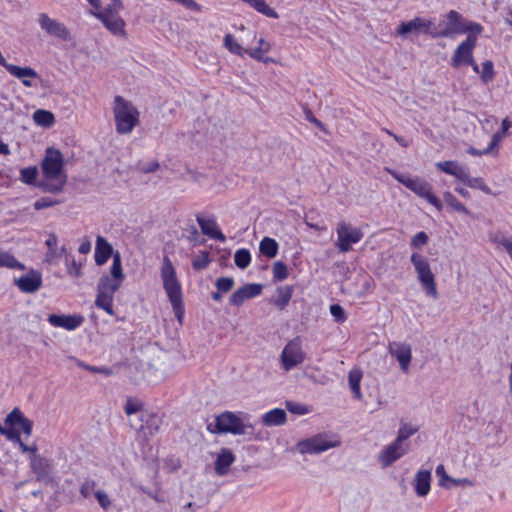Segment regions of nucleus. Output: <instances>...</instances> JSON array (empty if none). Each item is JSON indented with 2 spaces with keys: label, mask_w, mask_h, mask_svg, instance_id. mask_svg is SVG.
<instances>
[{
  "label": "nucleus",
  "mask_w": 512,
  "mask_h": 512,
  "mask_svg": "<svg viewBox=\"0 0 512 512\" xmlns=\"http://www.w3.org/2000/svg\"><path fill=\"white\" fill-rule=\"evenodd\" d=\"M42 174L46 179L41 184L43 191L61 193L67 183V174L64 171V159L60 150L49 147L41 163Z\"/></svg>",
  "instance_id": "obj_1"
},
{
  "label": "nucleus",
  "mask_w": 512,
  "mask_h": 512,
  "mask_svg": "<svg viewBox=\"0 0 512 512\" xmlns=\"http://www.w3.org/2000/svg\"><path fill=\"white\" fill-rule=\"evenodd\" d=\"M114 117L116 130L119 134L132 132L139 123V112L136 107L121 96L114 98Z\"/></svg>",
  "instance_id": "obj_2"
},
{
  "label": "nucleus",
  "mask_w": 512,
  "mask_h": 512,
  "mask_svg": "<svg viewBox=\"0 0 512 512\" xmlns=\"http://www.w3.org/2000/svg\"><path fill=\"white\" fill-rule=\"evenodd\" d=\"M122 9L123 4L121 0H111L103 10L100 7L95 9L92 14L114 35H124L125 22L119 15Z\"/></svg>",
  "instance_id": "obj_3"
},
{
  "label": "nucleus",
  "mask_w": 512,
  "mask_h": 512,
  "mask_svg": "<svg viewBox=\"0 0 512 512\" xmlns=\"http://www.w3.org/2000/svg\"><path fill=\"white\" fill-rule=\"evenodd\" d=\"M391 175L406 188L413 191L416 195L424 198L427 202L433 205L438 211L443 209L442 202L432 193V186L420 177H409L399 174L395 171H390Z\"/></svg>",
  "instance_id": "obj_4"
},
{
  "label": "nucleus",
  "mask_w": 512,
  "mask_h": 512,
  "mask_svg": "<svg viewBox=\"0 0 512 512\" xmlns=\"http://www.w3.org/2000/svg\"><path fill=\"white\" fill-rule=\"evenodd\" d=\"M410 260L417 274V279L419 280L426 295L433 299H437L438 292L435 276L431 270L428 259L422 254L414 252L410 257Z\"/></svg>",
  "instance_id": "obj_5"
},
{
  "label": "nucleus",
  "mask_w": 512,
  "mask_h": 512,
  "mask_svg": "<svg viewBox=\"0 0 512 512\" xmlns=\"http://www.w3.org/2000/svg\"><path fill=\"white\" fill-rule=\"evenodd\" d=\"M251 425L245 424L239 417L232 412H224L215 418V423L208 424V430L211 433H232L234 435H244Z\"/></svg>",
  "instance_id": "obj_6"
},
{
  "label": "nucleus",
  "mask_w": 512,
  "mask_h": 512,
  "mask_svg": "<svg viewBox=\"0 0 512 512\" xmlns=\"http://www.w3.org/2000/svg\"><path fill=\"white\" fill-rule=\"evenodd\" d=\"M458 34H463L462 15L455 10L443 15L437 24L432 22V38L453 37Z\"/></svg>",
  "instance_id": "obj_7"
},
{
  "label": "nucleus",
  "mask_w": 512,
  "mask_h": 512,
  "mask_svg": "<svg viewBox=\"0 0 512 512\" xmlns=\"http://www.w3.org/2000/svg\"><path fill=\"white\" fill-rule=\"evenodd\" d=\"M337 241L335 246L342 253H347L352 249V245L358 243L363 238V232L360 228L354 227L345 221L337 224Z\"/></svg>",
  "instance_id": "obj_8"
},
{
  "label": "nucleus",
  "mask_w": 512,
  "mask_h": 512,
  "mask_svg": "<svg viewBox=\"0 0 512 512\" xmlns=\"http://www.w3.org/2000/svg\"><path fill=\"white\" fill-rule=\"evenodd\" d=\"M161 278L163 281V287L170 302L182 299L181 286L177 279L176 271L167 256L163 259Z\"/></svg>",
  "instance_id": "obj_9"
},
{
  "label": "nucleus",
  "mask_w": 512,
  "mask_h": 512,
  "mask_svg": "<svg viewBox=\"0 0 512 512\" xmlns=\"http://www.w3.org/2000/svg\"><path fill=\"white\" fill-rule=\"evenodd\" d=\"M305 358L306 354L302 350V343L299 337L290 340L280 355L281 365L285 371H290L302 364Z\"/></svg>",
  "instance_id": "obj_10"
},
{
  "label": "nucleus",
  "mask_w": 512,
  "mask_h": 512,
  "mask_svg": "<svg viewBox=\"0 0 512 512\" xmlns=\"http://www.w3.org/2000/svg\"><path fill=\"white\" fill-rule=\"evenodd\" d=\"M339 445V441L328 440L326 435L318 434L311 438L299 441L297 443V450L301 454H319Z\"/></svg>",
  "instance_id": "obj_11"
},
{
  "label": "nucleus",
  "mask_w": 512,
  "mask_h": 512,
  "mask_svg": "<svg viewBox=\"0 0 512 512\" xmlns=\"http://www.w3.org/2000/svg\"><path fill=\"white\" fill-rule=\"evenodd\" d=\"M29 466L35 474L36 480L48 482L54 473V461L44 455H33L29 457Z\"/></svg>",
  "instance_id": "obj_12"
},
{
  "label": "nucleus",
  "mask_w": 512,
  "mask_h": 512,
  "mask_svg": "<svg viewBox=\"0 0 512 512\" xmlns=\"http://www.w3.org/2000/svg\"><path fill=\"white\" fill-rule=\"evenodd\" d=\"M38 23L42 30H44L49 36L67 41L70 40L71 35L66 26L50 18L46 13H40L38 16Z\"/></svg>",
  "instance_id": "obj_13"
},
{
  "label": "nucleus",
  "mask_w": 512,
  "mask_h": 512,
  "mask_svg": "<svg viewBox=\"0 0 512 512\" xmlns=\"http://www.w3.org/2000/svg\"><path fill=\"white\" fill-rule=\"evenodd\" d=\"M409 450L408 444L399 443L396 439L386 446L379 454L378 461L383 468L391 466L395 461L404 456Z\"/></svg>",
  "instance_id": "obj_14"
},
{
  "label": "nucleus",
  "mask_w": 512,
  "mask_h": 512,
  "mask_svg": "<svg viewBox=\"0 0 512 512\" xmlns=\"http://www.w3.org/2000/svg\"><path fill=\"white\" fill-rule=\"evenodd\" d=\"M476 45V38L468 36L455 50L451 60L453 67H459L465 64H474L473 49Z\"/></svg>",
  "instance_id": "obj_15"
},
{
  "label": "nucleus",
  "mask_w": 512,
  "mask_h": 512,
  "mask_svg": "<svg viewBox=\"0 0 512 512\" xmlns=\"http://www.w3.org/2000/svg\"><path fill=\"white\" fill-rule=\"evenodd\" d=\"M139 427L131 420V426L142 431L145 437H152L159 432L162 419L155 413L141 412L139 415Z\"/></svg>",
  "instance_id": "obj_16"
},
{
  "label": "nucleus",
  "mask_w": 512,
  "mask_h": 512,
  "mask_svg": "<svg viewBox=\"0 0 512 512\" xmlns=\"http://www.w3.org/2000/svg\"><path fill=\"white\" fill-rule=\"evenodd\" d=\"M388 351L391 356L395 357L398 362L400 369L407 373L412 359L411 346L405 342H391L388 346Z\"/></svg>",
  "instance_id": "obj_17"
},
{
  "label": "nucleus",
  "mask_w": 512,
  "mask_h": 512,
  "mask_svg": "<svg viewBox=\"0 0 512 512\" xmlns=\"http://www.w3.org/2000/svg\"><path fill=\"white\" fill-rule=\"evenodd\" d=\"M432 20L421 17H415L408 22H401L398 26L397 33L406 37L409 33H424L431 36Z\"/></svg>",
  "instance_id": "obj_18"
},
{
  "label": "nucleus",
  "mask_w": 512,
  "mask_h": 512,
  "mask_svg": "<svg viewBox=\"0 0 512 512\" xmlns=\"http://www.w3.org/2000/svg\"><path fill=\"white\" fill-rule=\"evenodd\" d=\"M262 288L263 287L261 284H246L232 293V295L229 298V304L232 306L239 307L246 300L260 295L262 292Z\"/></svg>",
  "instance_id": "obj_19"
},
{
  "label": "nucleus",
  "mask_w": 512,
  "mask_h": 512,
  "mask_svg": "<svg viewBox=\"0 0 512 512\" xmlns=\"http://www.w3.org/2000/svg\"><path fill=\"white\" fill-rule=\"evenodd\" d=\"M84 317L81 315L50 314L48 322L54 327H60L68 331L77 329L82 325Z\"/></svg>",
  "instance_id": "obj_20"
},
{
  "label": "nucleus",
  "mask_w": 512,
  "mask_h": 512,
  "mask_svg": "<svg viewBox=\"0 0 512 512\" xmlns=\"http://www.w3.org/2000/svg\"><path fill=\"white\" fill-rule=\"evenodd\" d=\"M17 287L24 293H34L42 285V276L36 270H30L26 275L15 280Z\"/></svg>",
  "instance_id": "obj_21"
},
{
  "label": "nucleus",
  "mask_w": 512,
  "mask_h": 512,
  "mask_svg": "<svg viewBox=\"0 0 512 512\" xmlns=\"http://www.w3.org/2000/svg\"><path fill=\"white\" fill-rule=\"evenodd\" d=\"M5 423L10 427L19 426L27 437L31 436L32 434L33 422L25 417L19 408H14L6 416Z\"/></svg>",
  "instance_id": "obj_22"
},
{
  "label": "nucleus",
  "mask_w": 512,
  "mask_h": 512,
  "mask_svg": "<svg viewBox=\"0 0 512 512\" xmlns=\"http://www.w3.org/2000/svg\"><path fill=\"white\" fill-rule=\"evenodd\" d=\"M115 254L112 245L103 236H97L95 245V263L99 266L104 265L108 259Z\"/></svg>",
  "instance_id": "obj_23"
},
{
  "label": "nucleus",
  "mask_w": 512,
  "mask_h": 512,
  "mask_svg": "<svg viewBox=\"0 0 512 512\" xmlns=\"http://www.w3.org/2000/svg\"><path fill=\"white\" fill-rule=\"evenodd\" d=\"M197 222L203 234L222 243L226 241V236L218 229L217 223L214 219H206L201 216H197Z\"/></svg>",
  "instance_id": "obj_24"
},
{
  "label": "nucleus",
  "mask_w": 512,
  "mask_h": 512,
  "mask_svg": "<svg viewBox=\"0 0 512 512\" xmlns=\"http://www.w3.org/2000/svg\"><path fill=\"white\" fill-rule=\"evenodd\" d=\"M235 457L230 449L222 448L218 453L215 461V472L219 476H224L228 473L229 467L234 462Z\"/></svg>",
  "instance_id": "obj_25"
},
{
  "label": "nucleus",
  "mask_w": 512,
  "mask_h": 512,
  "mask_svg": "<svg viewBox=\"0 0 512 512\" xmlns=\"http://www.w3.org/2000/svg\"><path fill=\"white\" fill-rule=\"evenodd\" d=\"M431 472L429 470H419L414 479V488L418 496L424 497L430 491Z\"/></svg>",
  "instance_id": "obj_26"
},
{
  "label": "nucleus",
  "mask_w": 512,
  "mask_h": 512,
  "mask_svg": "<svg viewBox=\"0 0 512 512\" xmlns=\"http://www.w3.org/2000/svg\"><path fill=\"white\" fill-rule=\"evenodd\" d=\"M286 420L287 414L285 410L280 408L272 409L262 416L263 425L268 427L284 425Z\"/></svg>",
  "instance_id": "obj_27"
},
{
  "label": "nucleus",
  "mask_w": 512,
  "mask_h": 512,
  "mask_svg": "<svg viewBox=\"0 0 512 512\" xmlns=\"http://www.w3.org/2000/svg\"><path fill=\"white\" fill-rule=\"evenodd\" d=\"M121 282L112 279L108 275H103L98 282L97 293L103 295L114 296L115 292L120 288Z\"/></svg>",
  "instance_id": "obj_28"
},
{
  "label": "nucleus",
  "mask_w": 512,
  "mask_h": 512,
  "mask_svg": "<svg viewBox=\"0 0 512 512\" xmlns=\"http://www.w3.org/2000/svg\"><path fill=\"white\" fill-rule=\"evenodd\" d=\"M436 167L446 174L455 176L459 180L466 178L467 168L460 166L456 161L438 162Z\"/></svg>",
  "instance_id": "obj_29"
},
{
  "label": "nucleus",
  "mask_w": 512,
  "mask_h": 512,
  "mask_svg": "<svg viewBox=\"0 0 512 512\" xmlns=\"http://www.w3.org/2000/svg\"><path fill=\"white\" fill-rule=\"evenodd\" d=\"M279 245L275 239L270 237H264L259 245L261 254L268 258H274L278 253Z\"/></svg>",
  "instance_id": "obj_30"
},
{
  "label": "nucleus",
  "mask_w": 512,
  "mask_h": 512,
  "mask_svg": "<svg viewBox=\"0 0 512 512\" xmlns=\"http://www.w3.org/2000/svg\"><path fill=\"white\" fill-rule=\"evenodd\" d=\"M25 270V265L19 262L11 253L0 249V268Z\"/></svg>",
  "instance_id": "obj_31"
},
{
  "label": "nucleus",
  "mask_w": 512,
  "mask_h": 512,
  "mask_svg": "<svg viewBox=\"0 0 512 512\" xmlns=\"http://www.w3.org/2000/svg\"><path fill=\"white\" fill-rule=\"evenodd\" d=\"M362 379V372L359 369H354L349 372L348 380L350 389L354 395V397L358 400L362 398V393L360 390V382Z\"/></svg>",
  "instance_id": "obj_32"
},
{
  "label": "nucleus",
  "mask_w": 512,
  "mask_h": 512,
  "mask_svg": "<svg viewBox=\"0 0 512 512\" xmlns=\"http://www.w3.org/2000/svg\"><path fill=\"white\" fill-rule=\"evenodd\" d=\"M7 71L14 77L22 80L24 78H37L38 73L30 67H20L17 65H11L7 67Z\"/></svg>",
  "instance_id": "obj_33"
},
{
  "label": "nucleus",
  "mask_w": 512,
  "mask_h": 512,
  "mask_svg": "<svg viewBox=\"0 0 512 512\" xmlns=\"http://www.w3.org/2000/svg\"><path fill=\"white\" fill-rule=\"evenodd\" d=\"M293 289L290 286L279 287L277 289L278 297L275 299L274 304L283 310L292 298Z\"/></svg>",
  "instance_id": "obj_34"
},
{
  "label": "nucleus",
  "mask_w": 512,
  "mask_h": 512,
  "mask_svg": "<svg viewBox=\"0 0 512 512\" xmlns=\"http://www.w3.org/2000/svg\"><path fill=\"white\" fill-rule=\"evenodd\" d=\"M247 3L256 11L269 18H279L278 13L273 8L269 7L264 0H249Z\"/></svg>",
  "instance_id": "obj_35"
},
{
  "label": "nucleus",
  "mask_w": 512,
  "mask_h": 512,
  "mask_svg": "<svg viewBox=\"0 0 512 512\" xmlns=\"http://www.w3.org/2000/svg\"><path fill=\"white\" fill-rule=\"evenodd\" d=\"M501 140H502L501 133H495V134H493L490 143L488 144V146L485 149L478 150L474 147H470L468 149V153L473 156H482L485 154L493 153Z\"/></svg>",
  "instance_id": "obj_36"
},
{
  "label": "nucleus",
  "mask_w": 512,
  "mask_h": 512,
  "mask_svg": "<svg viewBox=\"0 0 512 512\" xmlns=\"http://www.w3.org/2000/svg\"><path fill=\"white\" fill-rule=\"evenodd\" d=\"M461 181L464 182L466 185H468L471 188L479 189L486 194L491 193V189L484 183L482 178H480V177L471 178L470 177V173H469L468 169H466V178H462Z\"/></svg>",
  "instance_id": "obj_37"
},
{
  "label": "nucleus",
  "mask_w": 512,
  "mask_h": 512,
  "mask_svg": "<svg viewBox=\"0 0 512 512\" xmlns=\"http://www.w3.org/2000/svg\"><path fill=\"white\" fill-rule=\"evenodd\" d=\"M36 124L43 127H50L54 123V115L46 110H37L33 114Z\"/></svg>",
  "instance_id": "obj_38"
},
{
  "label": "nucleus",
  "mask_w": 512,
  "mask_h": 512,
  "mask_svg": "<svg viewBox=\"0 0 512 512\" xmlns=\"http://www.w3.org/2000/svg\"><path fill=\"white\" fill-rule=\"evenodd\" d=\"M110 273H111L112 279L118 280L122 283V281L124 279V274H123V270H122L121 256L118 251H116L115 254L113 255V262H112Z\"/></svg>",
  "instance_id": "obj_39"
},
{
  "label": "nucleus",
  "mask_w": 512,
  "mask_h": 512,
  "mask_svg": "<svg viewBox=\"0 0 512 512\" xmlns=\"http://www.w3.org/2000/svg\"><path fill=\"white\" fill-rule=\"evenodd\" d=\"M113 298H114V296L103 295V294L97 293L95 305L98 308H101L104 311H106L109 315H114Z\"/></svg>",
  "instance_id": "obj_40"
},
{
  "label": "nucleus",
  "mask_w": 512,
  "mask_h": 512,
  "mask_svg": "<svg viewBox=\"0 0 512 512\" xmlns=\"http://www.w3.org/2000/svg\"><path fill=\"white\" fill-rule=\"evenodd\" d=\"M234 262L240 269H245L251 262V255L248 249H238L234 254Z\"/></svg>",
  "instance_id": "obj_41"
},
{
  "label": "nucleus",
  "mask_w": 512,
  "mask_h": 512,
  "mask_svg": "<svg viewBox=\"0 0 512 512\" xmlns=\"http://www.w3.org/2000/svg\"><path fill=\"white\" fill-rule=\"evenodd\" d=\"M443 197H444L445 202L453 210L464 213V214H469V210L462 203H460L451 192L446 191L443 194Z\"/></svg>",
  "instance_id": "obj_42"
},
{
  "label": "nucleus",
  "mask_w": 512,
  "mask_h": 512,
  "mask_svg": "<svg viewBox=\"0 0 512 512\" xmlns=\"http://www.w3.org/2000/svg\"><path fill=\"white\" fill-rule=\"evenodd\" d=\"M417 431H418V428L413 427L412 425L402 424L400 426L399 430H398V434H397L396 440L399 443L407 444L406 440L409 437H411L412 435H414Z\"/></svg>",
  "instance_id": "obj_43"
},
{
  "label": "nucleus",
  "mask_w": 512,
  "mask_h": 512,
  "mask_svg": "<svg viewBox=\"0 0 512 512\" xmlns=\"http://www.w3.org/2000/svg\"><path fill=\"white\" fill-rule=\"evenodd\" d=\"M258 42L259 46L257 48L246 49L244 52L253 59L262 60L261 52H268L270 49V44L267 43L263 38H260Z\"/></svg>",
  "instance_id": "obj_44"
},
{
  "label": "nucleus",
  "mask_w": 512,
  "mask_h": 512,
  "mask_svg": "<svg viewBox=\"0 0 512 512\" xmlns=\"http://www.w3.org/2000/svg\"><path fill=\"white\" fill-rule=\"evenodd\" d=\"M38 175L36 166H30L21 170V181L25 184L32 185L35 183Z\"/></svg>",
  "instance_id": "obj_45"
},
{
  "label": "nucleus",
  "mask_w": 512,
  "mask_h": 512,
  "mask_svg": "<svg viewBox=\"0 0 512 512\" xmlns=\"http://www.w3.org/2000/svg\"><path fill=\"white\" fill-rule=\"evenodd\" d=\"M273 276L276 280L282 281L288 277V269L282 261H276L273 264Z\"/></svg>",
  "instance_id": "obj_46"
},
{
  "label": "nucleus",
  "mask_w": 512,
  "mask_h": 512,
  "mask_svg": "<svg viewBox=\"0 0 512 512\" xmlns=\"http://www.w3.org/2000/svg\"><path fill=\"white\" fill-rule=\"evenodd\" d=\"M494 78V65L490 60L482 64L481 79L484 83H489Z\"/></svg>",
  "instance_id": "obj_47"
},
{
  "label": "nucleus",
  "mask_w": 512,
  "mask_h": 512,
  "mask_svg": "<svg viewBox=\"0 0 512 512\" xmlns=\"http://www.w3.org/2000/svg\"><path fill=\"white\" fill-rule=\"evenodd\" d=\"M234 283L235 282L232 277H220L216 280L215 287L219 292L227 293L233 288Z\"/></svg>",
  "instance_id": "obj_48"
},
{
  "label": "nucleus",
  "mask_w": 512,
  "mask_h": 512,
  "mask_svg": "<svg viewBox=\"0 0 512 512\" xmlns=\"http://www.w3.org/2000/svg\"><path fill=\"white\" fill-rule=\"evenodd\" d=\"M210 263L209 253L206 251H202L201 254L193 259L192 267L195 270H203L208 267Z\"/></svg>",
  "instance_id": "obj_49"
},
{
  "label": "nucleus",
  "mask_w": 512,
  "mask_h": 512,
  "mask_svg": "<svg viewBox=\"0 0 512 512\" xmlns=\"http://www.w3.org/2000/svg\"><path fill=\"white\" fill-rule=\"evenodd\" d=\"M224 45L225 47L232 53L237 55H242L243 50L242 47L237 41L234 39V37L231 34H227L224 37Z\"/></svg>",
  "instance_id": "obj_50"
},
{
  "label": "nucleus",
  "mask_w": 512,
  "mask_h": 512,
  "mask_svg": "<svg viewBox=\"0 0 512 512\" xmlns=\"http://www.w3.org/2000/svg\"><path fill=\"white\" fill-rule=\"evenodd\" d=\"M58 243V238L54 233H50L45 244L48 247V252L46 254L47 259H52L58 257L59 255L56 252V246Z\"/></svg>",
  "instance_id": "obj_51"
},
{
  "label": "nucleus",
  "mask_w": 512,
  "mask_h": 512,
  "mask_svg": "<svg viewBox=\"0 0 512 512\" xmlns=\"http://www.w3.org/2000/svg\"><path fill=\"white\" fill-rule=\"evenodd\" d=\"M462 29L463 34L466 32L471 33L473 37L476 38L477 35L481 34L483 28L480 24L475 22H468L462 17Z\"/></svg>",
  "instance_id": "obj_52"
},
{
  "label": "nucleus",
  "mask_w": 512,
  "mask_h": 512,
  "mask_svg": "<svg viewBox=\"0 0 512 512\" xmlns=\"http://www.w3.org/2000/svg\"><path fill=\"white\" fill-rule=\"evenodd\" d=\"M436 475L439 477V485L445 487L447 489L452 488V485H449V481L451 477L446 473L445 467L443 464H440L436 467L435 470Z\"/></svg>",
  "instance_id": "obj_53"
},
{
  "label": "nucleus",
  "mask_w": 512,
  "mask_h": 512,
  "mask_svg": "<svg viewBox=\"0 0 512 512\" xmlns=\"http://www.w3.org/2000/svg\"><path fill=\"white\" fill-rule=\"evenodd\" d=\"M96 487V482L95 480L93 479H85L83 481V483L81 484V487H80V494L84 497V498H89L92 493H94V489Z\"/></svg>",
  "instance_id": "obj_54"
},
{
  "label": "nucleus",
  "mask_w": 512,
  "mask_h": 512,
  "mask_svg": "<svg viewBox=\"0 0 512 512\" xmlns=\"http://www.w3.org/2000/svg\"><path fill=\"white\" fill-rule=\"evenodd\" d=\"M493 241L505 248L512 260V237H506L504 235H496Z\"/></svg>",
  "instance_id": "obj_55"
},
{
  "label": "nucleus",
  "mask_w": 512,
  "mask_h": 512,
  "mask_svg": "<svg viewBox=\"0 0 512 512\" xmlns=\"http://www.w3.org/2000/svg\"><path fill=\"white\" fill-rule=\"evenodd\" d=\"M428 243V235L421 231L413 236L410 242L411 248L418 249Z\"/></svg>",
  "instance_id": "obj_56"
},
{
  "label": "nucleus",
  "mask_w": 512,
  "mask_h": 512,
  "mask_svg": "<svg viewBox=\"0 0 512 512\" xmlns=\"http://www.w3.org/2000/svg\"><path fill=\"white\" fill-rule=\"evenodd\" d=\"M330 313L334 317L337 323H343L346 320V314L342 306L339 304H333L330 306Z\"/></svg>",
  "instance_id": "obj_57"
},
{
  "label": "nucleus",
  "mask_w": 512,
  "mask_h": 512,
  "mask_svg": "<svg viewBox=\"0 0 512 512\" xmlns=\"http://www.w3.org/2000/svg\"><path fill=\"white\" fill-rule=\"evenodd\" d=\"M286 408L289 412L297 415H304L309 412L306 406L292 401L286 402Z\"/></svg>",
  "instance_id": "obj_58"
},
{
  "label": "nucleus",
  "mask_w": 512,
  "mask_h": 512,
  "mask_svg": "<svg viewBox=\"0 0 512 512\" xmlns=\"http://www.w3.org/2000/svg\"><path fill=\"white\" fill-rule=\"evenodd\" d=\"M94 496L97 499L99 505L104 509L107 510L111 506V500L108 494L104 491L97 490L94 492Z\"/></svg>",
  "instance_id": "obj_59"
},
{
  "label": "nucleus",
  "mask_w": 512,
  "mask_h": 512,
  "mask_svg": "<svg viewBox=\"0 0 512 512\" xmlns=\"http://www.w3.org/2000/svg\"><path fill=\"white\" fill-rule=\"evenodd\" d=\"M77 365L79 367H81L82 369H85L87 371H90V372H93V373H99V374H104V375H110L111 374V370L109 368H106V367H96V366H91V365H88L82 361H77Z\"/></svg>",
  "instance_id": "obj_60"
},
{
  "label": "nucleus",
  "mask_w": 512,
  "mask_h": 512,
  "mask_svg": "<svg viewBox=\"0 0 512 512\" xmlns=\"http://www.w3.org/2000/svg\"><path fill=\"white\" fill-rule=\"evenodd\" d=\"M2 435L5 436L8 440L17 443L18 445H20V442H22L19 431L14 429V427L9 429L6 428L4 431H2Z\"/></svg>",
  "instance_id": "obj_61"
},
{
  "label": "nucleus",
  "mask_w": 512,
  "mask_h": 512,
  "mask_svg": "<svg viewBox=\"0 0 512 512\" xmlns=\"http://www.w3.org/2000/svg\"><path fill=\"white\" fill-rule=\"evenodd\" d=\"M59 201L57 200H52L51 198H48V197H44V198H41L39 200H37L35 203H34V208L36 210H42V209H45V208H48V207H52L56 204H58Z\"/></svg>",
  "instance_id": "obj_62"
},
{
  "label": "nucleus",
  "mask_w": 512,
  "mask_h": 512,
  "mask_svg": "<svg viewBox=\"0 0 512 512\" xmlns=\"http://www.w3.org/2000/svg\"><path fill=\"white\" fill-rule=\"evenodd\" d=\"M124 410H125V413L130 416L132 414H137L138 416L140 415L141 412H143L141 410V407L138 403L136 402H133L132 400H127L126 404H125V407H124Z\"/></svg>",
  "instance_id": "obj_63"
},
{
  "label": "nucleus",
  "mask_w": 512,
  "mask_h": 512,
  "mask_svg": "<svg viewBox=\"0 0 512 512\" xmlns=\"http://www.w3.org/2000/svg\"><path fill=\"white\" fill-rule=\"evenodd\" d=\"M171 305L173 307V310H174L177 320L179 321V323H182L183 316H184V306H183L182 299L172 301Z\"/></svg>",
  "instance_id": "obj_64"
}]
</instances>
